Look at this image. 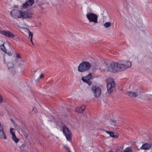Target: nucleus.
I'll return each mask as SVG.
<instances>
[{"label": "nucleus", "mask_w": 152, "mask_h": 152, "mask_svg": "<svg viewBox=\"0 0 152 152\" xmlns=\"http://www.w3.org/2000/svg\"><path fill=\"white\" fill-rule=\"evenodd\" d=\"M11 16L14 18H30L32 17V14L28 12L22 11L18 10H13L10 12Z\"/></svg>", "instance_id": "obj_1"}, {"label": "nucleus", "mask_w": 152, "mask_h": 152, "mask_svg": "<svg viewBox=\"0 0 152 152\" xmlns=\"http://www.w3.org/2000/svg\"><path fill=\"white\" fill-rule=\"evenodd\" d=\"M91 67V65L87 61H83L78 66V71L80 72L88 71Z\"/></svg>", "instance_id": "obj_2"}, {"label": "nucleus", "mask_w": 152, "mask_h": 152, "mask_svg": "<svg viewBox=\"0 0 152 152\" xmlns=\"http://www.w3.org/2000/svg\"><path fill=\"white\" fill-rule=\"evenodd\" d=\"M119 70L124 71L131 66V62L128 60L119 61L118 62Z\"/></svg>", "instance_id": "obj_3"}, {"label": "nucleus", "mask_w": 152, "mask_h": 152, "mask_svg": "<svg viewBox=\"0 0 152 152\" xmlns=\"http://www.w3.org/2000/svg\"><path fill=\"white\" fill-rule=\"evenodd\" d=\"M86 17L89 22L97 23L98 16L96 14L93 13H88L86 14Z\"/></svg>", "instance_id": "obj_4"}, {"label": "nucleus", "mask_w": 152, "mask_h": 152, "mask_svg": "<svg viewBox=\"0 0 152 152\" xmlns=\"http://www.w3.org/2000/svg\"><path fill=\"white\" fill-rule=\"evenodd\" d=\"M91 90L93 92L95 97L96 98L99 97L101 93V90L100 87L96 86H93L91 87Z\"/></svg>", "instance_id": "obj_5"}, {"label": "nucleus", "mask_w": 152, "mask_h": 152, "mask_svg": "<svg viewBox=\"0 0 152 152\" xmlns=\"http://www.w3.org/2000/svg\"><path fill=\"white\" fill-rule=\"evenodd\" d=\"M115 84L114 81L107 82V91L108 94H111L115 90Z\"/></svg>", "instance_id": "obj_6"}, {"label": "nucleus", "mask_w": 152, "mask_h": 152, "mask_svg": "<svg viewBox=\"0 0 152 152\" xmlns=\"http://www.w3.org/2000/svg\"><path fill=\"white\" fill-rule=\"evenodd\" d=\"M108 71L110 72H115L119 70L118 62H112L108 67Z\"/></svg>", "instance_id": "obj_7"}, {"label": "nucleus", "mask_w": 152, "mask_h": 152, "mask_svg": "<svg viewBox=\"0 0 152 152\" xmlns=\"http://www.w3.org/2000/svg\"><path fill=\"white\" fill-rule=\"evenodd\" d=\"M63 134L65 136L67 140H69L72 139V133L65 126H64L62 127Z\"/></svg>", "instance_id": "obj_8"}, {"label": "nucleus", "mask_w": 152, "mask_h": 152, "mask_svg": "<svg viewBox=\"0 0 152 152\" xmlns=\"http://www.w3.org/2000/svg\"><path fill=\"white\" fill-rule=\"evenodd\" d=\"M0 33L8 37L12 38L15 37V35L10 31L3 30L0 31Z\"/></svg>", "instance_id": "obj_9"}, {"label": "nucleus", "mask_w": 152, "mask_h": 152, "mask_svg": "<svg viewBox=\"0 0 152 152\" xmlns=\"http://www.w3.org/2000/svg\"><path fill=\"white\" fill-rule=\"evenodd\" d=\"M34 3V0H29L22 5L23 7L24 8H26L28 6H32Z\"/></svg>", "instance_id": "obj_10"}, {"label": "nucleus", "mask_w": 152, "mask_h": 152, "mask_svg": "<svg viewBox=\"0 0 152 152\" xmlns=\"http://www.w3.org/2000/svg\"><path fill=\"white\" fill-rule=\"evenodd\" d=\"M105 132L107 134H110V137L114 138H117L118 137V134L117 133H114L113 132H109L106 130Z\"/></svg>", "instance_id": "obj_11"}, {"label": "nucleus", "mask_w": 152, "mask_h": 152, "mask_svg": "<svg viewBox=\"0 0 152 152\" xmlns=\"http://www.w3.org/2000/svg\"><path fill=\"white\" fill-rule=\"evenodd\" d=\"M86 107L85 105L82 106L81 107H77L76 109V112L79 113H82L86 109Z\"/></svg>", "instance_id": "obj_12"}, {"label": "nucleus", "mask_w": 152, "mask_h": 152, "mask_svg": "<svg viewBox=\"0 0 152 152\" xmlns=\"http://www.w3.org/2000/svg\"><path fill=\"white\" fill-rule=\"evenodd\" d=\"M151 147V145L148 143H145L143 144L141 148V149L144 150H148Z\"/></svg>", "instance_id": "obj_13"}, {"label": "nucleus", "mask_w": 152, "mask_h": 152, "mask_svg": "<svg viewBox=\"0 0 152 152\" xmlns=\"http://www.w3.org/2000/svg\"><path fill=\"white\" fill-rule=\"evenodd\" d=\"M127 94L128 96L134 97H136L137 96L138 94L137 92L129 91L127 93Z\"/></svg>", "instance_id": "obj_14"}, {"label": "nucleus", "mask_w": 152, "mask_h": 152, "mask_svg": "<svg viewBox=\"0 0 152 152\" xmlns=\"http://www.w3.org/2000/svg\"><path fill=\"white\" fill-rule=\"evenodd\" d=\"M82 80L84 82H86V83L88 84L89 86H90L92 82L90 80H88L85 79L84 77H83L82 78Z\"/></svg>", "instance_id": "obj_15"}, {"label": "nucleus", "mask_w": 152, "mask_h": 152, "mask_svg": "<svg viewBox=\"0 0 152 152\" xmlns=\"http://www.w3.org/2000/svg\"><path fill=\"white\" fill-rule=\"evenodd\" d=\"M12 138L16 143H18L19 140V139L16 137L15 134L12 135Z\"/></svg>", "instance_id": "obj_16"}, {"label": "nucleus", "mask_w": 152, "mask_h": 152, "mask_svg": "<svg viewBox=\"0 0 152 152\" xmlns=\"http://www.w3.org/2000/svg\"><path fill=\"white\" fill-rule=\"evenodd\" d=\"M123 152H133V151L131 147H128L126 148Z\"/></svg>", "instance_id": "obj_17"}, {"label": "nucleus", "mask_w": 152, "mask_h": 152, "mask_svg": "<svg viewBox=\"0 0 152 152\" xmlns=\"http://www.w3.org/2000/svg\"><path fill=\"white\" fill-rule=\"evenodd\" d=\"M4 43L2 45L0 46V48L4 52H6V49L4 46Z\"/></svg>", "instance_id": "obj_18"}, {"label": "nucleus", "mask_w": 152, "mask_h": 152, "mask_svg": "<svg viewBox=\"0 0 152 152\" xmlns=\"http://www.w3.org/2000/svg\"><path fill=\"white\" fill-rule=\"evenodd\" d=\"M92 77V75L91 74H89L88 75L85 77V79L88 80H90Z\"/></svg>", "instance_id": "obj_19"}, {"label": "nucleus", "mask_w": 152, "mask_h": 152, "mask_svg": "<svg viewBox=\"0 0 152 152\" xmlns=\"http://www.w3.org/2000/svg\"><path fill=\"white\" fill-rule=\"evenodd\" d=\"M104 25L105 27L108 28L110 26L111 23L110 22H107L104 24Z\"/></svg>", "instance_id": "obj_20"}, {"label": "nucleus", "mask_w": 152, "mask_h": 152, "mask_svg": "<svg viewBox=\"0 0 152 152\" xmlns=\"http://www.w3.org/2000/svg\"><path fill=\"white\" fill-rule=\"evenodd\" d=\"M10 133L12 134V135H13L15 134V132L14 131V129L13 128H11L10 129Z\"/></svg>", "instance_id": "obj_21"}, {"label": "nucleus", "mask_w": 152, "mask_h": 152, "mask_svg": "<svg viewBox=\"0 0 152 152\" xmlns=\"http://www.w3.org/2000/svg\"><path fill=\"white\" fill-rule=\"evenodd\" d=\"M28 34L29 35V37L31 38H32L33 36V34L32 32L29 31L28 32Z\"/></svg>", "instance_id": "obj_22"}, {"label": "nucleus", "mask_w": 152, "mask_h": 152, "mask_svg": "<svg viewBox=\"0 0 152 152\" xmlns=\"http://www.w3.org/2000/svg\"><path fill=\"white\" fill-rule=\"evenodd\" d=\"M64 148L68 151V152H71L69 148L67 146H65Z\"/></svg>", "instance_id": "obj_23"}, {"label": "nucleus", "mask_w": 152, "mask_h": 152, "mask_svg": "<svg viewBox=\"0 0 152 152\" xmlns=\"http://www.w3.org/2000/svg\"><path fill=\"white\" fill-rule=\"evenodd\" d=\"M110 122H111V124L112 123H116L117 122L116 121H115V120L112 119H110Z\"/></svg>", "instance_id": "obj_24"}, {"label": "nucleus", "mask_w": 152, "mask_h": 152, "mask_svg": "<svg viewBox=\"0 0 152 152\" xmlns=\"http://www.w3.org/2000/svg\"><path fill=\"white\" fill-rule=\"evenodd\" d=\"M13 52L12 51H11L10 52H8L7 53L8 54V55L9 56H12V54L13 53Z\"/></svg>", "instance_id": "obj_25"}, {"label": "nucleus", "mask_w": 152, "mask_h": 152, "mask_svg": "<svg viewBox=\"0 0 152 152\" xmlns=\"http://www.w3.org/2000/svg\"><path fill=\"white\" fill-rule=\"evenodd\" d=\"M32 110L33 111H34L35 113H37V110L36 108H33Z\"/></svg>", "instance_id": "obj_26"}, {"label": "nucleus", "mask_w": 152, "mask_h": 152, "mask_svg": "<svg viewBox=\"0 0 152 152\" xmlns=\"http://www.w3.org/2000/svg\"><path fill=\"white\" fill-rule=\"evenodd\" d=\"M16 57L17 58H20V56L19 55V54L18 53H17L16 55Z\"/></svg>", "instance_id": "obj_27"}, {"label": "nucleus", "mask_w": 152, "mask_h": 152, "mask_svg": "<svg viewBox=\"0 0 152 152\" xmlns=\"http://www.w3.org/2000/svg\"><path fill=\"white\" fill-rule=\"evenodd\" d=\"M44 76L43 74H41L39 76L40 78H42L44 77Z\"/></svg>", "instance_id": "obj_28"}, {"label": "nucleus", "mask_w": 152, "mask_h": 152, "mask_svg": "<svg viewBox=\"0 0 152 152\" xmlns=\"http://www.w3.org/2000/svg\"><path fill=\"white\" fill-rule=\"evenodd\" d=\"M10 120L13 124L15 123V121H14V120L13 119H11Z\"/></svg>", "instance_id": "obj_29"}, {"label": "nucleus", "mask_w": 152, "mask_h": 152, "mask_svg": "<svg viewBox=\"0 0 152 152\" xmlns=\"http://www.w3.org/2000/svg\"><path fill=\"white\" fill-rule=\"evenodd\" d=\"M13 125L14 126H17V124H16V123H15H15H13Z\"/></svg>", "instance_id": "obj_30"}, {"label": "nucleus", "mask_w": 152, "mask_h": 152, "mask_svg": "<svg viewBox=\"0 0 152 152\" xmlns=\"http://www.w3.org/2000/svg\"><path fill=\"white\" fill-rule=\"evenodd\" d=\"M18 6L17 5V6H15L14 7L15 8H18Z\"/></svg>", "instance_id": "obj_31"}, {"label": "nucleus", "mask_w": 152, "mask_h": 152, "mask_svg": "<svg viewBox=\"0 0 152 152\" xmlns=\"http://www.w3.org/2000/svg\"><path fill=\"white\" fill-rule=\"evenodd\" d=\"M30 41L31 42H32V38H30Z\"/></svg>", "instance_id": "obj_32"}, {"label": "nucleus", "mask_w": 152, "mask_h": 152, "mask_svg": "<svg viewBox=\"0 0 152 152\" xmlns=\"http://www.w3.org/2000/svg\"><path fill=\"white\" fill-rule=\"evenodd\" d=\"M32 45H34V43H33V42H31Z\"/></svg>", "instance_id": "obj_33"}, {"label": "nucleus", "mask_w": 152, "mask_h": 152, "mask_svg": "<svg viewBox=\"0 0 152 152\" xmlns=\"http://www.w3.org/2000/svg\"><path fill=\"white\" fill-rule=\"evenodd\" d=\"M110 152H113L112 151H110Z\"/></svg>", "instance_id": "obj_34"}]
</instances>
